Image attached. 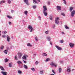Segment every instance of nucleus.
Returning <instances> with one entry per match:
<instances>
[{
	"label": "nucleus",
	"mask_w": 75,
	"mask_h": 75,
	"mask_svg": "<svg viewBox=\"0 0 75 75\" xmlns=\"http://www.w3.org/2000/svg\"><path fill=\"white\" fill-rule=\"evenodd\" d=\"M11 13H14V10H11Z\"/></svg>",
	"instance_id": "09e8293b"
},
{
	"label": "nucleus",
	"mask_w": 75,
	"mask_h": 75,
	"mask_svg": "<svg viewBox=\"0 0 75 75\" xmlns=\"http://www.w3.org/2000/svg\"><path fill=\"white\" fill-rule=\"evenodd\" d=\"M60 62L61 63V64H62V63H63L64 62L62 61H61Z\"/></svg>",
	"instance_id": "6e6d98bb"
},
{
	"label": "nucleus",
	"mask_w": 75,
	"mask_h": 75,
	"mask_svg": "<svg viewBox=\"0 0 75 75\" xmlns=\"http://www.w3.org/2000/svg\"><path fill=\"white\" fill-rule=\"evenodd\" d=\"M62 34H64V32H62Z\"/></svg>",
	"instance_id": "680f3d73"
},
{
	"label": "nucleus",
	"mask_w": 75,
	"mask_h": 75,
	"mask_svg": "<svg viewBox=\"0 0 75 75\" xmlns=\"http://www.w3.org/2000/svg\"><path fill=\"white\" fill-rule=\"evenodd\" d=\"M5 62H8V59L7 58H6L5 59Z\"/></svg>",
	"instance_id": "f704fd0d"
},
{
	"label": "nucleus",
	"mask_w": 75,
	"mask_h": 75,
	"mask_svg": "<svg viewBox=\"0 0 75 75\" xmlns=\"http://www.w3.org/2000/svg\"><path fill=\"white\" fill-rule=\"evenodd\" d=\"M12 63H10L9 64V67H12Z\"/></svg>",
	"instance_id": "b1692460"
},
{
	"label": "nucleus",
	"mask_w": 75,
	"mask_h": 75,
	"mask_svg": "<svg viewBox=\"0 0 75 75\" xmlns=\"http://www.w3.org/2000/svg\"><path fill=\"white\" fill-rule=\"evenodd\" d=\"M62 71V69L61 68H60L59 69V73H61V71Z\"/></svg>",
	"instance_id": "a211bd4d"
},
{
	"label": "nucleus",
	"mask_w": 75,
	"mask_h": 75,
	"mask_svg": "<svg viewBox=\"0 0 75 75\" xmlns=\"http://www.w3.org/2000/svg\"><path fill=\"white\" fill-rule=\"evenodd\" d=\"M47 39L49 41H50L51 40V38L50 37H47Z\"/></svg>",
	"instance_id": "6ab92c4d"
},
{
	"label": "nucleus",
	"mask_w": 75,
	"mask_h": 75,
	"mask_svg": "<svg viewBox=\"0 0 75 75\" xmlns=\"http://www.w3.org/2000/svg\"><path fill=\"white\" fill-rule=\"evenodd\" d=\"M50 45H52V42H50Z\"/></svg>",
	"instance_id": "13d9d810"
},
{
	"label": "nucleus",
	"mask_w": 75,
	"mask_h": 75,
	"mask_svg": "<svg viewBox=\"0 0 75 75\" xmlns=\"http://www.w3.org/2000/svg\"><path fill=\"white\" fill-rule=\"evenodd\" d=\"M42 55L43 56H47V54H46L45 53H44L42 54Z\"/></svg>",
	"instance_id": "c756f323"
},
{
	"label": "nucleus",
	"mask_w": 75,
	"mask_h": 75,
	"mask_svg": "<svg viewBox=\"0 0 75 75\" xmlns=\"http://www.w3.org/2000/svg\"><path fill=\"white\" fill-rule=\"evenodd\" d=\"M7 41H8V42H9V41H10V38L8 37V35L7 36Z\"/></svg>",
	"instance_id": "f8f14e48"
},
{
	"label": "nucleus",
	"mask_w": 75,
	"mask_h": 75,
	"mask_svg": "<svg viewBox=\"0 0 75 75\" xmlns=\"http://www.w3.org/2000/svg\"><path fill=\"white\" fill-rule=\"evenodd\" d=\"M52 72H53V73H54V74H55V71H54V70H52Z\"/></svg>",
	"instance_id": "c03bdc74"
},
{
	"label": "nucleus",
	"mask_w": 75,
	"mask_h": 75,
	"mask_svg": "<svg viewBox=\"0 0 75 75\" xmlns=\"http://www.w3.org/2000/svg\"><path fill=\"white\" fill-rule=\"evenodd\" d=\"M64 4H66V1H65V0H64Z\"/></svg>",
	"instance_id": "8fccbe9b"
},
{
	"label": "nucleus",
	"mask_w": 75,
	"mask_h": 75,
	"mask_svg": "<svg viewBox=\"0 0 75 75\" xmlns=\"http://www.w3.org/2000/svg\"><path fill=\"white\" fill-rule=\"evenodd\" d=\"M56 47L57 48V49L58 50H59V51H61L62 50V48L61 47H59L58 46H56Z\"/></svg>",
	"instance_id": "6e6552de"
},
{
	"label": "nucleus",
	"mask_w": 75,
	"mask_h": 75,
	"mask_svg": "<svg viewBox=\"0 0 75 75\" xmlns=\"http://www.w3.org/2000/svg\"><path fill=\"white\" fill-rule=\"evenodd\" d=\"M7 17L8 18H11L12 17H11L10 16H8Z\"/></svg>",
	"instance_id": "37998d69"
},
{
	"label": "nucleus",
	"mask_w": 75,
	"mask_h": 75,
	"mask_svg": "<svg viewBox=\"0 0 75 75\" xmlns=\"http://www.w3.org/2000/svg\"><path fill=\"white\" fill-rule=\"evenodd\" d=\"M38 61H37L35 62V64H36V65H37L38 64Z\"/></svg>",
	"instance_id": "a19ab883"
},
{
	"label": "nucleus",
	"mask_w": 75,
	"mask_h": 75,
	"mask_svg": "<svg viewBox=\"0 0 75 75\" xmlns=\"http://www.w3.org/2000/svg\"><path fill=\"white\" fill-rule=\"evenodd\" d=\"M18 73L20 74H22V72H21L20 70H19L18 71Z\"/></svg>",
	"instance_id": "473e14b6"
},
{
	"label": "nucleus",
	"mask_w": 75,
	"mask_h": 75,
	"mask_svg": "<svg viewBox=\"0 0 75 75\" xmlns=\"http://www.w3.org/2000/svg\"><path fill=\"white\" fill-rule=\"evenodd\" d=\"M50 75H54V74H51Z\"/></svg>",
	"instance_id": "338daca9"
},
{
	"label": "nucleus",
	"mask_w": 75,
	"mask_h": 75,
	"mask_svg": "<svg viewBox=\"0 0 75 75\" xmlns=\"http://www.w3.org/2000/svg\"><path fill=\"white\" fill-rule=\"evenodd\" d=\"M21 66V64H19V67H20Z\"/></svg>",
	"instance_id": "0e129e2a"
},
{
	"label": "nucleus",
	"mask_w": 75,
	"mask_h": 75,
	"mask_svg": "<svg viewBox=\"0 0 75 75\" xmlns=\"http://www.w3.org/2000/svg\"><path fill=\"white\" fill-rule=\"evenodd\" d=\"M11 22H9V25H11Z\"/></svg>",
	"instance_id": "e2e57ef3"
},
{
	"label": "nucleus",
	"mask_w": 75,
	"mask_h": 75,
	"mask_svg": "<svg viewBox=\"0 0 75 75\" xmlns=\"http://www.w3.org/2000/svg\"><path fill=\"white\" fill-rule=\"evenodd\" d=\"M33 55H35H35H36V54H33Z\"/></svg>",
	"instance_id": "774afa93"
},
{
	"label": "nucleus",
	"mask_w": 75,
	"mask_h": 75,
	"mask_svg": "<svg viewBox=\"0 0 75 75\" xmlns=\"http://www.w3.org/2000/svg\"><path fill=\"white\" fill-rule=\"evenodd\" d=\"M28 29H29V30L32 29L33 28V27H32V26L30 25H29V26L28 27Z\"/></svg>",
	"instance_id": "412c9836"
},
{
	"label": "nucleus",
	"mask_w": 75,
	"mask_h": 75,
	"mask_svg": "<svg viewBox=\"0 0 75 75\" xmlns=\"http://www.w3.org/2000/svg\"><path fill=\"white\" fill-rule=\"evenodd\" d=\"M45 33L46 34H48V30H47V31H46L45 32Z\"/></svg>",
	"instance_id": "79ce46f5"
},
{
	"label": "nucleus",
	"mask_w": 75,
	"mask_h": 75,
	"mask_svg": "<svg viewBox=\"0 0 75 75\" xmlns=\"http://www.w3.org/2000/svg\"><path fill=\"white\" fill-rule=\"evenodd\" d=\"M64 27L66 29H67V30H68V29H69V27L67 26V25H65Z\"/></svg>",
	"instance_id": "dca6fc26"
},
{
	"label": "nucleus",
	"mask_w": 75,
	"mask_h": 75,
	"mask_svg": "<svg viewBox=\"0 0 75 75\" xmlns=\"http://www.w3.org/2000/svg\"><path fill=\"white\" fill-rule=\"evenodd\" d=\"M69 45L71 48H73L74 47V44H72L71 43H70Z\"/></svg>",
	"instance_id": "9b49d317"
},
{
	"label": "nucleus",
	"mask_w": 75,
	"mask_h": 75,
	"mask_svg": "<svg viewBox=\"0 0 75 75\" xmlns=\"http://www.w3.org/2000/svg\"><path fill=\"white\" fill-rule=\"evenodd\" d=\"M23 62H24V63H25V64H26V63H27V62H26L24 60H23Z\"/></svg>",
	"instance_id": "4d7b16f0"
},
{
	"label": "nucleus",
	"mask_w": 75,
	"mask_h": 75,
	"mask_svg": "<svg viewBox=\"0 0 75 75\" xmlns=\"http://www.w3.org/2000/svg\"><path fill=\"white\" fill-rule=\"evenodd\" d=\"M14 58H15L16 60H18V58L17 57V56H15L14 57Z\"/></svg>",
	"instance_id": "58836bf2"
},
{
	"label": "nucleus",
	"mask_w": 75,
	"mask_h": 75,
	"mask_svg": "<svg viewBox=\"0 0 75 75\" xmlns=\"http://www.w3.org/2000/svg\"><path fill=\"white\" fill-rule=\"evenodd\" d=\"M29 30H30V32H31V33H32V32H33V31L34 30V29H33V28Z\"/></svg>",
	"instance_id": "2f4dec72"
},
{
	"label": "nucleus",
	"mask_w": 75,
	"mask_h": 75,
	"mask_svg": "<svg viewBox=\"0 0 75 75\" xmlns=\"http://www.w3.org/2000/svg\"><path fill=\"white\" fill-rule=\"evenodd\" d=\"M27 45L28 47H32V45H31V44H30V43H28L27 44Z\"/></svg>",
	"instance_id": "aec40b11"
},
{
	"label": "nucleus",
	"mask_w": 75,
	"mask_h": 75,
	"mask_svg": "<svg viewBox=\"0 0 75 75\" xmlns=\"http://www.w3.org/2000/svg\"><path fill=\"white\" fill-rule=\"evenodd\" d=\"M57 10H61V6H57Z\"/></svg>",
	"instance_id": "9d476101"
},
{
	"label": "nucleus",
	"mask_w": 75,
	"mask_h": 75,
	"mask_svg": "<svg viewBox=\"0 0 75 75\" xmlns=\"http://www.w3.org/2000/svg\"><path fill=\"white\" fill-rule=\"evenodd\" d=\"M40 74H44V71L43 70L40 71Z\"/></svg>",
	"instance_id": "5701e85b"
},
{
	"label": "nucleus",
	"mask_w": 75,
	"mask_h": 75,
	"mask_svg": "<svg viewBox=\"0 0 75 75\" xmlns=\"http://www.w3.org/2000/svg\"><path fill=\"white\" fill-rule=\"evenodd\" d=\"M35 39L36 41H38V38H37V37H35Z\"/></svg>",
	"instance_id": "c85d7f7f"
},
{
	"label": "nucleus",
	"mask_w": 75,
	"mask_h": 75,
	"mask_svg": "<svg viewBox=\"0 0 75 75\" xmlns=\"http://www.w3.org/2000/svg\"><path fill=\"white\" fill-rule=\"evenodd\" d=\"M38 1H39V2H40V0H38Z\"/></svg>",
	"instance_id": "69168bd1"
},
{
	"label": "nucleus",
	"mask_w": 75,
	"mask_h": 75,
	"mask_svg": "<svg viewBox=\"0 0 75 75\" xmlns=\"http://www.w3.org/2000/svg\"><path fill=\"white\" fill-rule=\"evenodd\" d=\"M1 74H2L3 75H6L7 74V72L5 71H1Z\"/></svg>",
	"instance_id": "ddd939ff"
},
{
	"label": "nucleus",
	"mask_w": 75,
	"mask_h": 75,
	"mask_svg": "<svg viewBox=\"0 0 75 75\" xmlns=\"http://www.w3.org/2000/svg\"><path fill=\"white\" fill-rule=\"evenodd\" d=\"M60 42L61 43H64V41L62 40H61L60 41Z\"/></svg>",
	"instance_id": "a18cd8bd"
},
{
	"label": "nucleus",
	"mask_w": 75,
	"mask_h": 75,
	"mask_svg": "<svg viewBox=\"0 0 75 75\" xmlns=\"http://www.w3.org/2000/svg\"><path fill=\"white\" fill-rule=\"evenodd\" d=\"M17 64H22V62L20 61H17Z\"/></svg>",
	"instance_id": "4be33fe9"
},
{
	"label": "nucleus",
	"mask_w": 75,
	"mask_h": 75,
	"mask_svg": "<svg viewBox=\"0 0 75 75\" xmlns=\"http://www.w3.org/2000/svg\"><path fill=\"white\" fill-rule=\"evenodd\" d=\"M23 1L24 3H25L27 5H30V4L28 3V0H23Z\"/></svg>",
	"instance_id": "39448f33"
},
{
	"label": "nucleus",
	"mask_w": 75,
	"mask_h": 75,
	"mask_svg": "<svg viewBox=\"0 0 75 75\" xmlns=\"http://www.w3.org/2000/svg\"><path fill=\"white\" fill-rule=\"evenodd\" d=\"M48 4H50V1H48Z\"/></svg>",
	"instance_id": "052dcab7"
},
{
	"label": "nucleus",
	"mask_w": 75,
	"mask_h": 75,
	"mask_svg": "<svg viewBox=\"0 0 75 75\" xmlns=\"http://www.w3.org/2000/svg\"><path fill=\"white\" fill-rule=\"evenodd\" d=\"M61 14L62 16H65V15L64 13H61Z\"/></svg>",
	"instance_id": "72a5a7b5"
},
{
	"label": "nucleus",
	"mask_w": 75,
	"mask_h": 75,
	"mask_svg": "<svg viewBox=\"0 0 75 75\" xmlns=\"http://www.w3.org/2000/svg\"><path fill=\"white\" fill-rule=\"evenodd\" d=\"M23 66L22 65H21L20 66V68H23Z\"/></svg>",
	"instance_id": "5fc2aeb1"
},
{
	"label": "nucleus",
	"mask_w": 75,
	"mask_h": 75,
	"mask_svg": "<svg viewBox=\"0 0 75 75\" xmlns=\"http://www.w3.org/2000/svg\"><path fill=\"white\" fill-rule=\"evenodd\" d=\"M22 55H23V54H22V53L20 52L18 53V58H19V59L21 58V57L22 56Z\"/></svg>",
	"instance_id": "0eeeda50"
},
{
	"label": "nucleus",
	"mask_w": 75,
	"mask_h": 75,
	"mask_svg": "<svg viewBox=\"0 0 75 75\" xmlns=\"http://www.w3.org/2000/svg\"><path fill=\"white\" fill-rule=\"evenodd\" d=\"M50 65L51 67H54V66L55 67H56L57 66V64L55 63H52L51 64H50Z\"/></svg>",
	"instance_id": "20e7f679"
},
{
	"label": "nucleus",
	"mask_w": 75,
	"mask_h": 75,
	"mask_svg": "<svg viewBox=\"0 0 75 75\" xmlns=\"http://www.w3.org/2000/svg\"><path fill=\"white\" fill-rule=\"evenodd\" d=\"M73 9H74V8L73 7H71L70 8L69 11L71 12L73 10Z\"/></svg>",
	"instance_id": "2eb2a0df"
},
{
	"label": "nucleus",
	"mask_w": 75,
	"mask_h": 75,
	"mask_svg": "<svg viewBox=\"0 0 75 75\" xmlns=\"http://www.w3.org/2000/svg\"><path fill=\"white\" fill-rule=\"evenodd\" d=\"M50 20H52V16H50Z\"/></svg>",
	"instance_id": "e433bc0d"
},
{
	"label": "nucleus",
	"mask_w": 75,
	"mask_h": 75,
	"mask_svg": "<svg viewBox=\"0 0 75 75\" xmlns=\"http://www.w3.org/2000/svg\"><path fill=\"white\" fill-rule=\"evenodd\" d=\"M2 4L3 3H2V1H1L0 2V4Z\"/></svg>",
	"instance_id": "bf43d9fd"
},
{
	"label": "nucleus",
	"mask_w": 75,
	"mask_h": 75,
	"mask_svg": "<svg viewBox=\"0 0 75 75\" xmlns=\"http://www.w3.org/2000/svg\"><path fill=\"white\" fill-rule=\"evenodd\" d=\"M67 72H71V67L70 66H69L67 67Z\"/></svg>",
	"instance_id": "423d86ee"
},
{
	"label": "nucleus",
	"mask_w": 75,
	"mask_h": 75,
	"mask_svg": "<svg viewBox=\"0 0 75 75\" xmlns=\"http://www.w3.org/2000/svg\"><path fill=\"white\" fill-rule=\"evenodd\" d=\"M4 34H6L7 33V31H4Z\"/></svg>",
	"instance_id": "de8ad7c7"
},
{
	"label": "nucleus",
	"mask_w": 75,
	"mask_h": 75,
	"mask_svg": "<svg viewBox=\"0 0 75 75\" xmlns=\"http://www.w3.org/2000/svg\"><path fill=\"white\" fill-rule=\"evenodd\" d=\"M24 14H25V15H27L28 14V12H27V11H25L24 12Z\"/></svg>",
	"instance_id": "a878e982"
},
{
	"label": "nucleus",
	"mask_w": 75,
	"mask_h": 75,
	"mask_svg": "<svg viewBox=\"0 0 75 75\" xmlns=\"http://www.w3.org/2000/svg\"><path fill=\"white\" fill-rule=\"evenodd\" d=\"M59 17H57L56 18V20L55 21V23L56 24H58V25H59Z\"/></svg>",
	"instance_id": "f03ea898"
},
{
	"label": "nucleus",
	"mask_w": 75,
	"mask_h": 75,
	"mask_svg": "<svg viewBox=\"0 0 75 75\" xmlns=\"http://www.w3.org/2000/svg\"><path fill=\"white\" fill-rule=\"evenodd\" d=\"M38 18H39V20H40L41 21V16H39Z\"/></svg>",
	"instance_id": "49530a36"
},
{
	"label": "nucleus",
	"mask_w": 75,
	"mask_h": 75,
	"mask_svg": "<svg viewBox=\"0 0 75 75\" xmlns=\"http://www.w3.org/2000/svg\"><path fill=\"white\" fill-rule=\"evenodd\" d=\"M31 70L32 71H35V69L34 68H31Z\"/></svg>",
	"instance_id": "ea45409f"
},
{
	"label": "nucleus",
	"mask_w": 75,
	"mask_h": 75,
	"mask_svg": "<svg viewBox=\"0 0 75 75\" xmlns=\"http://www.w3.org/2000/svg\"><path fill=\"white\" fill-rule=\"evenodd\" d=\"M28 57V56L26 55H24L23 57V59H24L25 60H27V57Z\"/></svg>",
	"instance_id": "1a4fd4ad"
},
{
	"label": "nucleus",
	"mask_w": 75,
	"mask_h": 75,
	"mask_svg": "<svg viewBox=\"0 0 75 75\" xmlns=\"http://www.w3.org/2000/svg\"><path fill=\"white\" fill-rule=\"evenodd\" d=\"M75 10H74L71 12V17H74V16H75Z\"/></svg>",
	"instance_id": "7ed1b4c3"
},
{
	"label": "nucleus",
	"mask_w": 75,
	"mask_h": 75,
	"mask_svg": "<svg viewBox=\"0 0 75 75\" xmlns=\"http://www.w3.org/2000/svg\"><path fill=\"white\" fill-rule=\"evenodd\" d=\"M11 1L10 0H8V4H10L11 3Z\"/></svg>",
	"instance_id": "c9c22d12"
},
{
	"label": "nucleus",
	"mask_w": 75,
	"mask_h": 75,
	"mask_svg": "<svg viewBox=\"0 0 75 75\" xmlns=\"http://www.w3.org/2000/svg\"><path fill=\"white\" fill-rule=\"evenodd\" d=\"M23 67L25 69H28V67H27V66L26 65L24 64L23 65Z\"/></svg>",
	"instance_id": "4468645a"
},
{
	"label": "nucleus",
	"mask_w": 75,
	"mask_h": 75,
	"mask_svg": "<svg viewBox=\"0 0 75 75\" xmlns=\"http://www.w3.org/2000/svg\"><path fill=\"white\" fill-rule=\"evenodd\" d=\"M55 25H54L53 26H52V27L53 28H55Z\"/></svg>",
	"instance_id": "864d4df0"
},
{
	"label": "nucleus",
	"mask_w": 75,
	"mask_h": 75,
	"mask_svg": "<svg viewBox=\"0 0 75 75\" xmlns=\"http://www.w3.org/2000/svg\"><path fill=\"white\" fill-rule=\"evenodd\" d=\"M43 7L44 8L43 12V14L45 16H47V14H48V13L47 11V8L45 6H43Z\"/></svg>",
	"instance_id": "f257e3e1"
},
{
	"label": "nucleus",
	"mask_w": 75,
	"mask_h": 75,
	"mask_svg": "<svg viewBox=\"0 0 75 75\" xmlns=\"http://www.w3.org/2000/svg\"><path fill=\"white\" fill-rule=\"evenodd\" d=\"M7 50H5L4 52L6 54H7Z\"/></svg>",
	"instance_id": "bb28decb"
},
{
	"label": "nucleus",
	"mask_w": 75,
	"mask_h": 75,
	"mask_svg": "<svg viewBox=\"0 0 75 75\" xmlns=\"http://www.w3.org/2000/svg\"><path fill=\"white\" fill-rule=\"evenodd\" d=\"M50 58H47L46 60H45V62H47V61H50Z\"/></svg>",
	"instance_id": "cd10ccee"
},
{
	"label": "nucleus",
	"mask_w": 75,
	"mask_h": 75,
	"mask_svg": "<svg viewBox=\"0 0 75 75\" xmlns=\"http://www.w3.org/2000/svg\"><path fill=\"white\" fill-rule=\"evenodd\" d=\"M33 3H34V4H36V3H37V2L36 0H33Z\"/></svg>",
	"instance_id": "393cba45"
},
{
	"label": "nucleus",
	"mask_w": 75,
	"mask_h": 75,
	"mask_svg": "<svg viewBox=\"0 0 75 75\" xmlns=\"http://www.w3.org/2000/svg\"><path fill=\"white\" fill-rule=\"evenodd\" d=\"M33 8H34V9H35L36 7H37V6H33Z\"/></svg>",
	"instance_id": "4c0bfd02"
},
{
	"label": "nucleus",
	"mask_w": 75,
	"mask_h": 75,
	"mask_svg": "<svg viewBox=\"0 0 75 75\" xmlns=\"http://www.w3.org/2000/svg\"><path fill=\"white\" fill-rule=\"evenodd\" d=\"M2 37L3 38H5V37H6V35H3L2 36Z\"/></svg>",
	"instance_id": "3c124183"
},
{
	"label": "nucleus",
	"mask_w": 75,
	"mask_h": 75,
	"mask_svg": "<svg viewBox=\"0 0 75 75\" xmlns=\"http://www.w3.org/2000/svg\"><path fill=\"white\" fill-rule=\"evenodd\" d=\"M0 69H1V70H2V71H4V68H3V67L0 66Z\"/></svg>",
	"instance_id": "f3484780"
},
{
	"label": "nucleus",
	"mask_w": 75,
	"mask_h": 75,
	"mask_svg": "<svg viewBox=\"0 0 75 75\" xmlns=\"http://www.w3.org/2000/svg\"><path fill=\"white\" fill-rule=\"evenodd\" d=\"M4 48V46L3 45H2L1 47H0V49L1 50H3Z\"/></svg>",
	"instance_id": "7c9ffc66"
},
{
	"label": "nucleus",
	"mask_w": 75,
	"mask_h": 75,
	"mask_svg": "<svg viewBox=\"0 0 75 75\" xmlns=\"http://www.w3.org/2000/svg\"><path fill=\"white\" fill-rule=\"evenodd\" d=\"M2 1V3H5V1Z\"/></svg>",
	"instance_id": "603ef678"
}]
</instances>
